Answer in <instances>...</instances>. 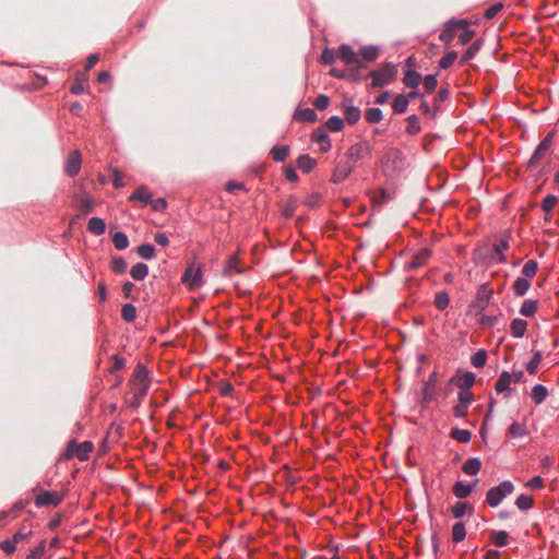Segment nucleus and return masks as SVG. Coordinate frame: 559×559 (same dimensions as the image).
<instances>
[{
    "mask_svg": "<svg viewBox=\"0 0 559 559\" xmlns=\"http://www.w3.org/2000/svg\"><path fill=\"white\" fill-rule=\"evenodd\" d=\"M359 55L365 61H373L379 55V48L376 46H365L359 50Z\"/></svg>",
    "mask_w": 559,
    "mask_h": 559,
    "instance_id": "45",
    "label": "nucleus"
},
{
    "mask_svg": "<svg viewBox=\"0 0 559 559\" xmlns=\"http://www.w3.org/2000/svg\"><path fill=\"white\" fill-rule=\"evenodd\" d=\"M337 57L346 64H355L357 67H361L360 60L357 58L356 52L347 44H342L338 47Z\"/></svg>",
    "mask_w": 559,
    "mask_h": 559,
    "instance_id": "13",
    "label": "nucleus"
},
{
    "mask_svg": "<svg viewBox=\"0 0 559 559\" xmlns=\"http://www.w3.org/2000/svg\"><path fill=\"white\" fill-rule=\"evenodd\" d=\"M337 57V51L333 49H324L321 55V61L325 64H332Z\"/></svg>",
    "mask_w": 559,
    "mask_h": 559,
    "instance_id": "64",
    "label": "nucleus"
},
{
    "mask_svg": "<svg viewBox=\"0 0 559 559\" xmlns=\"http://www.w3.org/2000/svg\"><path fill=\"white\" fill-rule=\"evenodd\" d=\"M343 107H344L345 120L347 121V123H349V124L357 123L361 117L360 109L358 107L354 106L352 104V100H348V99L344 100Z\"/></svg>",
    "mask_w": 559,
    "mask_h": 559,
    "instance_id": "17",
    "label": "nucleus"
},
{
    "mask_svg": "<svg viewBox=\"0 0 559 559\" xmlns=\"http://www.w3.org/2000/svg\"><path fill=\"white\" fill-rule=\"evenodd\" d=\"M548 396V390L543 384H536L532 388L531 397L536 405L542 404Z\"/></svg>",
    "mask_w": 559,
    "mask_h": 559,
    "instance_id": "27",
    "label": "nucleus"
},
{
    "mask_svg": "<svg viewBox=\"0 0 559 559\" xmlns=\"http://www.w3.org/2000/svg\"><path fill=\"white\" fill-rule=\"evenodd\" d=\"M354 168V164H349V162H340L332 174L331 181L333 183H341L345 181Z\"/></svg>",
    "mask_w": 559,
    "mask_h": 559,
    "instance_id": "12",
    "label": "nucleus"
},
{
    "mask_svg": "<svg viewBox=\"0 0 559 559\" xmlns=\"http://www.w3.org/2000/svg\"><path fill=\"white\" fill-rule=\"evenodd\" d=\"M87 88V81L85 79H75L74 83L72 84L70 92L72 94L79 95L86 91Z\"/></svg>",
    "mask_w": 559,
    "mask_h": 559,
    "instance_id": "59",
    "label": "nucleus"
},
{
    "mask_svg": "<svg viewBox=\"0 0 559 559\" xmlns=\"http://www.w3.org/2000/svg\"><path fill=\"white\" fill-rule=\"evenodd\" d=\"M466 536V530H465V525L463 522H456L453 526H452V540L454 543H460L462 542Z\"/></svg>",
    "mask_w": 559,
    "mask_h": 559,
    "instance_id": "42",
    "label": "nucleus"
},
{
    "mask_svg": "<svg viewBox=\"0 0 559 559\" xmlns=\"http://www.w3.org/2000/svg\"><path fill=\"white\" fill-rule=\"evenodd\" d=\"M449 304H450V297H449V294L447 292H439V293L436 294L435 306L439 310L447 309Z\"/></svg>",
    "mask_w": 559,
    "mask_h": 559,
    "instance_id": "53",
    "label": "nucleus"
},
{
    "mask_svg": "<svg viewBox=\"0 0 559 559\" xmlns=\"http://www.w3.org/2000/svg\"><path fill=\"white\" fill-rule=\"evenodd\" d=\"M382 117V110L378 107L369 108L365 114L366 120L371 124L379 123Z\"/></svg>",
    "mask_w": 559,
    "mask_h": 559,
    "instance_id": "46",
    "label": "nucleus"
},
{
    "mask_svg": "<svg viewBox=\"0 0 559 559\" xmlns=\"http://www.w3.org/2000/svg\"><path fill=\"white\" fill-rule=\"evenodd\" d=\"M129 200L132 201V202L140 201L144 205H148V203L152 202V195L148 192V189H147L146 186H140L134 191V193L130 195Z\"/></svg>",
    "mask_w": 559,
    "mask_h": 559,
    "instance_id": "21",
    "label": "nucleus"
},
{
    "mask_svg": "<svg viewBox=\"0 0 559 559\" xmlns=\"http://www.w3.org/2000/svg\"><path fill=\"white\" fill-rule=\"evenodd\" d=\"M509 249L508 239L503 238L496 242L492 247L493 254L488 258V264H498L504 263L507 258L504 255V251Z\"/></svg>",
    "mask_w": 559,
    "mask_h": 559,
    "instance_id": "11",
    "label": "nucleus"
},
{
    "mask_svg": "<svg viewBox=\"0 0 559 559\" xmlns=\"http://www.w3.org/2000/svg\"><path fill=\"white\" fill-rule=\"evenodd\" d=\"M372 151L371 145L368 142H359L350 145L348 150L345 153L346 162H349V164H354V167L356 166V163L366 156L370 155Z\"/></svg>",
    "mask_w": 559,
    "mask_h": 559,
    "instance_id": "4",
    "label": "nucleus"
},
{
    "mask_svg": "<svg viewBox=\"0 0 559 559\" xmlns=\"http://www.w3.org/2000/svg\"><path fill=\"white\" fill-rule=\"evenodd\" d=\"M408 97L404 94H399L392 104L393 110L396 114H404L408 107Z\"/></svg>",
    "mask_w": 559,
    "mask_h": 559,
    "instance_id": "37",
    "label": "nucleus"
},
{
    "mask_svg": "<svg viewBox=\"0 0 559 559\" xmlns=\"http://www.w3.org/2000/svg\"><path fill=\"white\" fill-rule=\"evenodd\" d=\"M182 283L188 284L190 289H195L202 284V270L200 267H193L192 265L187 267L182 277Z\"/></svg>",
    "mask_w": 559,
    "mask_h": 559,
    "instance_id": "10",
    "label": "nucleus"
},
{
    "mask_svg": "<svg viewBox=\"0 0 559 559\" xmlns=\"http://www.w3.org/2000/svg\"><path fill=\"white\" fill-rule=\"evenodd\" d=\"M537 270L538 263L535 260H528L522 269L523 277L527 280L533 278L536 275Z\"/></svg>",
    "mask_w": 559,
    "mask_h": 559,
    "instance_id": "47",
    "label": "nucleus"
},
{
    "mask_svg": "<svg viewBox=\"0 0 559 559\" xmlns=\"http://www.w3.org/2000/svg\"><path fill=\"white\" fill-rule=\"evenodd\" d=\"M111 270L116 274H122L127 270V262L122 257H115L111 260Z\"/></svg>",
    "mask_w": 559,
    "mask_h": 559,
    "instance_id": "55",
    "label": "nucleus"
},
{
    "mask_svg": "<svg viewBox=\"0 0 559 559\" xmlns=\"http://www.w3.org/2000/svg\"><path fill=\"white\" fill-rule=\"evenodd\" d=\"M513 490L514 485L512 481L504 480L487 491L486 501L492 508L498 507L508 495L513 492Z\"/></svg>",
    "mask_w": 559,
    "mask_h": 559,
    "instance_id": "2",
    "label": "nucleus"
},
{
    "mask_svg": "<svg viewBox=\"0 0 559 559\" xmlns=\"http://www.w3.org/2000/svg\"><path fill=\"white\" fill-rule=\"evenodd\" d=\"M87 229L90 233L100 236L106 231L105 221L100 217H92L87 223Z\"/></svg>",
    "mask_w": 559,
    "mask_h": 559,
    "instance_id": "26",
    "label": "nucleus"
},
{
    "mask_svg": "<svg viewBox=\"0 0 559 559\" xmlns=\"http://www.w3.org/2000/svg\"><path fill=\"white\" fill-rule=\"evenodd\" d=\"M437 381H438V374L436 371L430 373L427 381H425L424 386L420 392L421 403L424 405H427L431 401L435 400V397H436L435 388L437 385Z\"/></svg>",
    "mask_w": 559,
    "mask_h": 559,
    "instance_id": "9",
    "label": "nucleus"
},
{
    "mask_svg": "<svg viewBox=\"0 0 559 559\" xmlns=\"http://www.w3.org/2000/svg\"><path fill=\"white\" fill-rule=\"evenodd\" d=\"M450 436L461 443H468L472 439V432L467 429L452 428Z\"/></svg>",
    "mask_w": 559,
    "mask_h": 559,
    "instance_id": "36",
    "label": "nucleus"
},
{
    "mask_svg": "<svg viewBox=\"0 0 559 559\" xmlns=\"http://www.w3.org/2000/svg\"><path fill=\"white\" fill-rule=\"evenodd\" d=\"M527 322L523 319H513L510 324V332L513 337L520 338L525 335Z\"/></svg>",
    "mask_w": 559,
    "mask_h": 559,
    "instance_id": "24",
    "label": "nucleus"
},
{
    "mask_svg": "<svg viewBox=\"0 0 559 559\" xmlns=\"http://www.w3.org/2000/svg\"><path fill=\"white\" fill-rule=\"evenodd\" d=\"M468 26V22L466 20H449L445 23L444 29L439 35V39L443 43H451L453 38L455 37V33L460 28H464Z\"/></svg>",
    "mask_w": 559,
    "mask_h": 559,
    "instance_id": "6",
    "label": "nucleus"
},
{
    "mask_svg": "<svg viewBox=\"0 0 559 559\" xmlns=\"http://www.w3.org/2000/svg\"><path fill=\"white\" fill-rule=\"evenodd\" d=\"M112 242L118 250H124L129 246L128 236L122 231H117L112 235Z\"/></svg>",
    "mask_w": 559,
    "mask_h": 559,
    "instance_id": "41",
    "label": "nucleus"
},
{
    "mask_svg": "<svg viewBox=\"0 0 559 559\" xmlns=\"http://www.w3.org/2000/svg\"><path fill=\"white\" fill-rule=\"evenodd\" d=\"M147 381H150L148 371L143 365L139 364L133 371L132 379L130 380L131 385L133 388H138L139 383H143V382H147Z\"/></svg>",
    "mask_w": 559,
    "mask_h": 559,
    "instance_id": "20",
    "label": "nucleus"
},
{
    "mask_svg": "<svg viewBox=\"0 0 559 559\" xmlns=\"http://www.w3.org/2000/svg\"><path fill=\"white\" fill-rule=\"evenodd\" d=\"M329 105H330V98H329V96H326L324 94H320L313 100V106L318 110H324V109H326L329 107Z\"/></svg>",
    "mask_w": 559,
    "mask_h": 559,
    "instance_id": "62",
    "label": "nucleus"
},
{
    "mask_svg": "<svg viewBox=\"0 0 559 559\" xmlns=\"http://www.w3.org/2000/svg\"><path fill=\"white\" fill-rule=\"evenodd\" d=\"M511 383L512 382H511L510 372L502 371L499 374V378L495 384V390L497 393H499V394L504 393L506 397H510L511 393H512Z\"/></svg>",
    "mask_w": 559,
    "mask_h": 559,
    "instance_id": "15",
    "label": "nucleus"
},
{
    "mask_svg": "<svg viewBox=\"0 0 559 559\" xmlns=\"http://www.w3.org/2000/svg\"><path fill=\"white\" fill-rule=\"evenodd\" d=\"M542 357L543 355L540 352L533 353L531 360L526 365V370L530 374H535L537 372Z\"/></svg>",
    "mask_w": 559,
    "mask_h": 559,
    "instance_id": "50",
    "label": "nucleus"
},
{
    "mask_svg": "<svg viewBox=\"0 0 559 559\" xmlns=\"http://www.w3.org/2000/svg\"><path fill=\"white\" fill-rule=\"evenodd\" d=\"M537 311V301L533 299H526L523 301L520 313L524 317H532Z\"/></svg>",
    "mask_w": 559,
    "mask_h": 559,
    "instance_id": "39",
    "label": "nucleus"
},
{
    "mask_svg": "<svg viewBox=\"0 0 559 559\" xmlns=\"http://www.w3.org/2000/svg\"><path fill=\"white\" fill-rule=\"evenodd\" d=\"M242 272H243V270L239 265V259H238L237 254L230 255L225 264L223 274L225 276H233L235 274H240Z\"/></svg>",
    "mask_w": 559,
    "mask_h": 559,
    "instance_id": "19",
    "label": "nucleus"
},
{
    "mask_svg": "<svg viewBox=\"0 0 559 559\" xmlns=\"http://www.w3.org/2000/svg\"><path fill=\"white\" fill-rule=\"evenodd\" d=\"M81 168V155L79 151H73L67 158L64 171L68 176L74 177L79 174Z\"/></svg>",
    "mask_w": 559,
    "mask_h": 559,
    "instance_id": "14",
    "label": "nucleus"
},
{
    "mask_svg": "<svg viewBox=\"0 0 559 559\" xmlns=\"http://www.w3.org/2000/svg\"><path fill=\"white\" fill-rule=\"evenodd\" d=\"M94 445L91 441H83L82 443H76L75 447V456L80 461H86L90 457V453L93 451Z\"/></svg>",
    "mask_w": 559,
    "mask_h": 559,
    "instance_id": "25",
    "label": "nucleus"
},
{
    "mask_svg": "<svg viewBox=\"0 0 559 559\" xmlns=\"http://www.w3.org/2000/svg\"><path fill=\"white\" fill-rule=\"evenodd\" d=\"M456 58H457V53L454 50L449 51L445 56H443L440 59L439 67L441 69H449L454 63Z\"/></svg>",
    "mask_w": 559,
    "mask_h": 559,
    "instance_id": "57",
    "label": "nucleus"
},
{
    "mask_svg": "<svg viewBox=\"0 0 559 559\" xmlns=\"http://www.w3.org/2000/svg\"><path fill=\"white\" fill-rule=\"evenodd\" d=\"M121 317L126 322H133L136 318V308L132 304H126L121 309Z\"/></svg>",
    "mask_w": 559,
    "mask_h": 559,
    "instance_id": "48",
    "label": "nucleus"
},
{
    "mask_svg": "<svg viewBox=\"0 0 559 559\" xmlns=\"http://www.w3.org/2000/svg\"><path fill=\"white\" fill-rule=\"evenodd\" d=\"M492 295V290L488 288L487 285H481L477 292L476 298L469 305L471 311L481 312L489 305L490 298Z\"/></svg>",
    "mask_w": 559,
    "mask_h": 559,
    "instance_id": "5",
    "label": "nucleus"
},
{
    "mask_svg": "<svg viewBox=\"0 0 559 559\" xmlns=\"http://www.w3.org/2000/svg\"><path fill=\"white\" fill-rule=\"evenodd\" d=\"M549 152L550 150L538 144L527 162V167L533 168L537 166Z\"/></svg>",
    "mask_w": 559,
    "mask_h": 559,
    "instance_id": "23",
    "label": "nucleus"
},
{
    "mask_svg": "<svg viewBox=\"0 0 559 559\" xmlns=\"http://www.w3.org/2000/svg\"><path fill=\"white\" fill-rule=\"evenodd\" d=\"M457 400H459V404L469 407V405L474 401V397H473V394L468 390H461L457 393Z\"/></svg>",
    "mask_w": 559,
    "mask_h": 559,
    "instance_id": "61",
    "label": "nucleus"
},
{
    "mask_svg": "<svg viewBox=\"0 0 559 559\" xmlns=\"http://www.w3.org/2000/svg\"><path fill=\"white\" fill-rule=\"evenodd\" d=\"M452 514L455 519H461L465 515L466 512H472L473 511V507L471 504H468L467 502H456L453 507H452Z\"/></svg>",
    "mask_w": 559,
    "mask_h": 559,
    "instance_id": "38",
    "label": "nucleus"
},
{
    "mask_svg": "<svg viewBox=\"0 0 559 559\" xmlns=\"http://www.w3.org/2000/svg\"><path fill=\"white\" fill-rule=\"evenodd\" d=\"M451 383H454L461 390H469L475 383V374L471 371L457 373L451 379Z\"/></svg>",
    "mask_w": 559,
    "mask_h": 559,
    "instance_id": "16",
    "label": "nucleus"
},
{
    "mask_svg": "<svg viewBox=\"0 0 559 559\" xmlns=\"http://www.w3.org/2000/svg\"><path fill=\"white\" fill-rule=\"evenodd\" d=\"M397 68L391 62L384 63L380 69L372 70L369 76L372 79L371 87L379 88L389 85L395 80Z\"/></svg>",
    "mask_w": 559,
    "mask_h": 559,
    "instance_id": "1",
    "label": "nucleus"
},
{
    "mask_svg": "<svg viewBox=\"0 0 559 559\" xmlns=\"http://www.w3.org/2000/svg\"><path fill=\"white\" fill-rule=\"evenodd\" d=\"M316 165V160L308 154H302L297 158V167L304 173H310Z\"/></svg>",
    "mask_w": 559,
    "mask_h": 559,
    "instance_id": "31",
    "label": "nucleus"
},
{
    "mask_svg": "<svg viewBox=\"0 0 559 559\" xmlns=\"http://www.w3.org/2000/svg\"><path fill=\"white\" fill-rule=\"evenodd\" d=\"M508 433L512 438H523L526 436L527 430L524 425H522L518 421H514L510 425V427L508 429Z\"/></svg>",
    "mask_w": 559,
    "mask_h": 559,
    "instance_id": "44",
    "label": "nucleus"
},
{
    "mask_svg": "<svg viewBox=\"0 0 559 559\" xmlns=\"http://www.w3.org/2000/svg\"><path fill=\"white\" fill-rule=\"evenodd\" d=\"M148 274V266L145 263H136L131 267L130 275L135 281L144 280Z\"/></svg>",
    "mask_w": 559,
    "mask_h": 559,
    "instance_id": "35",
    "label": "nucleus"
},
{
    "mask_svg": "<svg viewBox=\"0 0 559 559\" xmlns=\"http://www.w3.org/2000/svg\"><path fill=\"white\" fill-rule=\"evenodd\" d=\"M483 45V40L481 39H476L466 50L465 52L463 53L461 60H460V63L461 64H465L467 63L471 59H473L477 52L479 51L480 47Z\"/></svg>",
    "mask_w": 559,
    "mask_h": 559,
    "instance_id": "29",
    "label": "nucleus"
},
{
    "mask_svg": "<svg viewBox=\"0 0 559 559\" xmlns=\"http://www.w3.org/2000/svg\"><path fill=\"white\" fill-rule=\"evenodd\" d=\"M325 128L331 132H338L344 128V120L338 116H332L326 120Z\"/></svg>",
    "mask_w": 559,
    "mask_h": 559,
    "instance_id": "43",
    "label": "nucleus"
},
{
    "mask_svg": "<svg viewBox=\"0 0 559 559\" xmlns=\"http://www.w3.org/2000/svg\"><path fill=\"white\" fill-rule=\"evenodd\" d=\"M437 78L435 74H429L424 79V87L426 93H432L437 87Z\"/></svg>",
    "mask_w": 559,
    "mask_h": 559,
    "instance_id": "63",
    "label": "nucleus"
},
{
    "mask_svg": "<svg viewBox=\"0 0 559 559\" xmlns=\"http://www.w3.org/2000/svg\"><path fill=\"white\" fill-rule=\"evenodd\" d=\"M420 130H421V127H420L418 117L416 115L409 116L407 118L406 132L412 135H415V134L419 133Z\"/></svg>",
    "mask_w": 559,
    "mask_h": 559,
    "instance_id": "51",
    "label": "nucleus"
},
{
    "mask_svg": "<svg viewBox=\"0 0 559 559\" xmlns=\"http://www.w3.org/2000/svg\"><path fill=\"white\" fill-rule=\"evenodd\" d=\"M430 257H431V250L428 248H421L416 253H414V255L412 257V259L409 261H407L404 264V270L411 271V270L419 269V267L424 266L425 264H427Z\"/></svg>",
    "mask_w": 559,
    "mask_h": 559,
    "instance_id": "8",
    "label": "nucleus"
},
{
    "mask_svg": "<svg viewBox=\"0 0 559 559\" xmlns=\"http://www.w3.org/2000/svg\"><path fill=\"white\" fill-rule=\"evenodd\" d=\"M558 203V198L554 194H548L542 201V210L546 213H550L555 205Z\"/></svg>",
    "mask_w": 559,
    "mask_h": 559,
    "instance_id": "56",
    "label": "nucleus"
},
{
    "mask_svg": "<svg viewBox=\"0 0 559 559\" xmlns=\"http://www.w3.org/2000/svg\"><path fill=\"white\" fill-rule=\"evenodd\" d=\"M533 502L534 501L531 496L520 495L515 500V506L522 511H527L532 509Z\"/></svg>",
    "mask_w": 559,
    "mask_h": 559,
    "instance_id": "54",
    "label": "nucleus"
},
{
    "mask_svg": "<svg viewBox=\"0 0 559 559\" xmlns=\"http://www.w3.org/2000/svg\"><path fill=\"white\" fill-rule=\"evenodd\" d=\"M462 469L467 475H477L481 469V461L477 457L468 459L462 466Z\"/></svg>",
    "mask_w": 559,
    "mask_h": 559,
    "instance_id": "28",
    "label": "nucleus"
},
{
    "mask_svg": "<svg viewBox=\"0 0 559 559\" xmlns=\"http://www.w3.org/2000/svg\"><path fill=\"white\" fill-rule=\"evenodd\" d=\"M477 479L473 484H464L463 481H456L453 485V495L459 499H464L471 495L477 484Z\"/></svg>",
    "mask_w": 559,
    "mask_h": 559,
    "instance_id": "18",
    "label": "nucleus"
},
{
    "mask_svg": "<svg viewBox=\"0 0 559 559\" xmlns=\"http://www.w3.org/2000/svg\"><path fill=\"white\" fill-rule=\"evenodd\" d=\"M388 158L392 159L395 169L403 165V153L399 148L391 150Z\"/></svg>",
    "mask_w": 559,
    "mask_h": 559,
    "instance_id": "60",
    "label": "nucleus"
},
{
    "mask_svg": "<svg viewBox=\"0 0 559 559\" xmlns=\"http://www.w3.org/2000/svg\"><path fill=\"white\" fill-rule=\"evenodd\" d=\"M487 361V352L485 349L477 350L472 357L471 362L475 368H483Z\"/></svg>",
    "mask_w": 559,
    "mask_h": 559,
    "instance_id": "49",
    "label": "nucleus"
},
{
    "mask_svg": "<svg viewBox=\"0 0 559 559\" xmlns=\"http://www.w3.org/2000/svg\"><path fill=\"white\" fill-rule=\"evenodd\" d=\"M531 287L530 280L525 277H518L513 284V292L516 296H524Z\"/></svg>",
    "mask_w": 559,
    "mask_h": 559,
    "instance_id": "32",
    "label": "nucleus"
},
{
    "mask_svg": "<svg viewBox=\"0 0 559 559\" xmlns=\"http://www.w3.org/2000/svg\"><path fill=\"white\" fill-rule=\"evenodd\" d=\"M62 500L63 493L44 490L35 497V506L38 508L48 506L57 507Z\"/></svg>",
    "mask_w": 559,
    "mask_h": 559,
    "instance_id": "7",
    "label": "nucleus"
},
{
    "mask_svg": "<svg viewBox=\"0 0 559 559\" xmlns=\"http://www.w3.org/2000/svg\"><path fill=\"white\" fill-rule=\"evenodd\" d=\"M136 252L145 260H151L155 257V248L151 243L141 245L138 247Z\"/></svg>",
    "mask_w": 559,
    "mask_h": 559,
    "instance_id": "52",
    "label": "nucleus"
},
{
    "mask_svg": "<svg viewBox=\"0 0 559 559\" xmlns=\"http://www.w3.org/2000/svg\"><path fill=\"white\" fill-rule=\"evenodd\" d=\"M312 139L320 145L322 152H328L331 148L330 138L323 129L316 130L312 134Z\"/></svg>",
    "mask_w": 559,
    "mask_h": 559,
    "instance_id": "22",
    "label": "nucleus"
},
{
    "mask_svg": "<svg viewBox=\"0 0 559 559\" xmlns=\"http://www.w3.org/2000/svg\"><path fill=\"white\" fill-rule=\"evenodd\" d=\"M509 534L506 531H492L491 532V542L497 547H504L508 545Z\"/></svg>",
    "mask_w": 559,
    "mask_h": 559,
    "instance_id": "40",
    "label": "nucleus"
},
{
    "mask_svg": "<svg viewBox=\"0 0 559 559\" xmlns=\"http://www.w3.org/2000/svg\"><path fill=\"white\" fill-rule=\"evenodd\" d=\"M33 531L28 526H22L11 539H7L2 542V551L7 554L14 552L19 546L24 545L29 536H32Z\"/></svg>",
    "mask_w": 559,
    "mask_h": 559,
    "instance_id": "3",
    "label": "nucleus"
},
{
    "mask_svg": "<svg viewBox=\"0 0 559 559\" xmlns=\"http://www.w3.org/2000/svg\"><path fill=\"white\" fill-rule=\"evenodd\" d=\"M46 551V540H41L38 546L31 550L26 559H41Z\"/></svg>",
    "mask_w": 559,
    "mask_h": 559,
    "instance_id": "58",
    "label": "nucleus"
},
{
    "mask_svg": "<svg viewBox=\"0 0 559 559\" xmlns=\"http://www.w3.org/2000/svg\"><path fill=\"white\" fill-rule=\"evenodd\" d=\"M295 118L304 122H314L318 119V115L312 108H304L295 112Z\"/></svg>",
    "mask_w": 559,
    "mask_h": 559,
    "instance_id": "33",
    "label": "nucleus"
},
{
    "mask_svg": "<svg viewBox=\"0 0 559 559\" xmlns=\"http://www.w3.org/2000/svg\"><path fill=\"white\" fill-rule=\"evenodd\" d=\"M270 154L275 162H284L289 155V147L287 145H275Z\"/></svg>",
    "mask_w": 559,
    "mask_h": 559,
    "instance_id": "34",
    "label": "nucleus"
},
{
    "mask_svg": "<svg viewBox=\"0 0 559 559\" xmlns=\"http://www.w3.org/2000/svg\"><path fill=\"white\" fill-rule=\"evenodd\" d=\"M421 80L423 78L420 73L414 70H407L404 75L403 82L409 88H417Z\"/></svg>",
    "mask_w": 559,
    "mask_h": 559,
    "instance_id": "30",
    "label": "nucleus"
}]
</instances>
